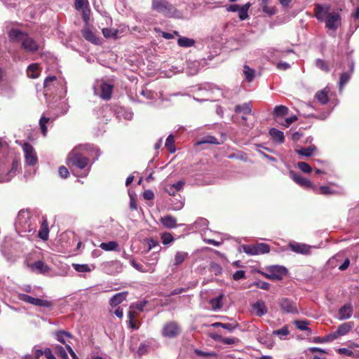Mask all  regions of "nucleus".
I'll use <instances>...</instances> for the list:
<instances>
[{"label":"nucleus","instance_id":"052dcab7","mask_svg":"<svg viewBox=\"0 0 359 359\" xmlns=\"http://www.w3.org/2000/svg\"><path fill=\"white\" fill-rule=\"evenodd\" d=\"M238 12V17L241 20H244L248 18L249 15L248 11L245 9H243L242 7L240 6Z\"/></svg>","mask_w":359,"mask_h":359},{"label":"nucleus","instance_id":"a19ab883","mask_svg":"<svg viewBox=\"0 0 359 359\" xmlns=\"http://www.w3.org/2000/svg\"><path fill=\"white\" fill-rule=\"evenodd\" d=\"M210 271L213 273L215 276H219L222 272V266L215 262H212L210 264Z\"/></svg>","mask_w":359,"mask_h":359},{"label":"nucleus","instance_id":"e2e57ef3","mask_svg":"<svg viewBox=\"0 0 359 359\" xmlns=\"http://www.w3.org/2000/svg\"><path fill=\"white\" fill-rule=\"evenodd\" d=\"M319 193L323 195H329L332 194L333 191L331 190L330 187L327 186H322L320 187Z\"/></svg>","mask_w":359,"mask_h":359},{"label":"nucleus","instance_id":"b1692460","mask_svg":"<svg viewBox=\"0 0 359 359\" xmlns=\"http://www.w3.org/2000/svg\"><path fill=\"white\" fill-rule=\"evenodd\" d=\"M128 294V292H122L114 294L109 300L111 306H116L124 301Z\"/></svg>","mask_w":359,"mask_h":359},{"label":"nucleus","instance_id":"f704fd0d","mask_svg":"<svg viewBox=\"0 0 359 359\" xmlns=\"http://www.w3.org/2000/svg\"><path fill=\"white\" fill-rule=\"evenodd\" d=\"M315 97L322 104H325L329 101L327 93L324 90L317 92L315 95Z\"/></svg>","mask_w":359,"mask_h":359},{"label":"nucleus","instance_id":"9b49d317","mask_svg":"<svg viewBox=\"0 0 359 359\" xmlns=\"http://www.w3.org/2000/svg\"><path fill=\"white\" fill-rule=\"evenodd\" d=\"M290 177L299 185L307 189H315L311 182L306 178L302 177L300 174L297 173L294 171L291 170L290 172Z\"/></svg>","mask_w":359,"mask_h":359},{"label":"nucleus","instance_id":"4c0bfd02","mask_svg":"<svg viewBox=\"0 0 359 359\" xmlns=\"http://www.w3.org/2000/svg\"><path fill=\"white\" fill-rule=\"evenodd\" d=\"M255 248L256 250L257 251V255L265 254L270 252V246L266 243H257L255 244Z\"/></svg>","mask_w":359,"mask_h":359},{"label":"nucleus","instance_id":"bf43d9fd","mask_svg":"<svg viewBox=\"0 0 359 359\" xmlns=\"http://www.w3.org/2000/svg\"><path fill=\"white\" fill-rule=\"evenodd\" d=\"M147 244H148L147 252L150 251L154 247L158 245V241L156 239H154V238H148L147 240Z\"/></svg>","mask_w":359,"mask_h":359},{"label":"nucleus","instance_id":"72a5a7b5","mask_svg":"<svg viewBox=\"0 0 359 359\" xmlns=\"http://www.w3.org/2000/svg\"><path fill=\"white\" fill-rule=\"evenodd\" d=\"M223 297V294H221L217 297L210 299V304L213 310H218L222 307V299Z\"/></svg>","mask_w":359,"mask_h":359},{"label":"nucleus","instance_id":"79ce46f5","mask_svg":"<svg viewBox=\"0 0 359 359\" xmlns=\"http://www.w3.org/2000/svg\"><path fill=\"white\" fill-rule=\"evenodd\" d=\"M50 118L46 116H41L39 120V125L41 130L42 134L46 136L47 134V127L46 123L49 121Z\"/></svg>","mask_w":359,"mask_h":359},{"label":"nucleus","instance_id":"603ef678","mask_svg":"<svg viewBox=\"0 0 359 359\" xmlns=\"http://www.w3.org/2000/svg\"><path fill=\"white\" fill-rule=\"evenodd\" d=\"M330 337H331V333L327 335H325L324 337H315L313 339V341L316 343H325V342L333 341L335 339H331Z\"/></svg>","mask_w":359,"mask_h":359},{"label":"nucleus","instance_id":"a878e982","mask_svg":"<svg viewBox=\"0 0 359 359\" xmlns=\"http://www.w3.org/2000/svg\"><path fill=\"white\" fill-rule=\"evenodd\" d=\"M31 267L32 269H35L39 273L42 274H45L50 271V268L43 261L41 260L34 262L31 265Z\"/></svg>","mask_w":359,"mask_h":359},{"label":"nucleus","instance_id":"864d4df0","mask_svg":"<svg viewBox=\"0 0 359 359\" xmlns=\"http://www.w3.org/2000/svg\"><path fill=\"white\" fill-rule=\"evenodd\" d=\"M58 173L60 176L63 179H66L69 176V172L68 169L64 165H61L59 167Z\"/></svg>","mask_w":359,"mask_h":359},{"label":"nucleus","instance_id":"dca6fc26","mask_svg":"<svg viewBox=\"0 0 359 359\" xmlns=\"http://www.w3.org/2000/svg\"><path fill=\"white\" fill-rule=\"evenodd\" d=\"M130 264L136 270L142 273H154L155 271V265L154 264H147V268H144L143 265L137 262L135 259L130 261Z\"/></svg>","mask_w":359,"mask_h":359},{"label":"nucleus","instance_id":"a18cd8bd","mask_svg":"<svg viewBox=\"0 0 359 359\" xmlns=\"http://www.w3.org/2000/svg\"><path fill=\"white\" fill-rule=\"evenodd\" d=\"M316 65L318 68L320 69L322 71L325 72H330V68L327 64V62L322 59H317L316 61Z\"/></svg>","mask_w":359,"mask_h":359},{"label":"nucleus","instance_id":"c756f323","mask_svg":"<svg viewBox=\"0 0 359 359\" xmlns=\"http://www.w3.org/2000/svg\"><path fill=\"white\" fill-rule=\"evenodd\" d=\"M316 150V147L311 145L308 147H302L299 149L296 150L297 153L304 156H311L313 153Z\"/></svg>","mask_w":359,"mask_h":359},{"label":"nucleus","instance_id":"de8ad7c7","mask_svg":"<svg viewBox=\"0 0 359 359\" xmlns=\"http://www.w3.org/2000/svg\"><path fill=\"white\" fill-rule=\"evenodd\" d=\"M297 167L299 169H300L302 172L305 173H310L312 170L311 167L310 165L306 162H299L297 163Z\"/></svg>","mask_w":359,"mask_h":359},{"label":"nucleus","instance_id":"f03ea898","mask_svg":"<svg viewBox=\"0 0 359 359\" xmlns=\"http://www.w3.org/2000/svg\"><path fill=\"white\" fill-rule=\"evenodd\" d=\"M88 145H80L69 153L66 163L70 169L75 168L79 170H84L88 166L90 159L83 153L84 151L88 150Z\"/></svg>","mask_w":359,"mask_h":359},{"label":"nucleus","instance_id":"680f3d73","mask_svg":"<svg viewBox=\"0 0 359 359\" xmlns=\"http://www.w3.org/2000/svg\"><path fill=\"white\" fill-rule=\"evenodd\" d=\"M238 327V323L235 322L233 323H225L224 326V329L228 330L229 332H233L236 328Z\"/></svg>","mask_w":359,"mask_h":359},{"label":"nucleus","instance_id":"cd10ccee","mask_svg":"<svg viewBox=\"0 0 359 359\" xmlns=\"http://www.w3.org/2000/svg\"><path fill=\"white\" fill-rule=\"evenodd\" d=\"M288 108L283 105H278L275 107L273 115L274 117L282 118L288 114Z\"/></svg>","mask_w":359,"mask_h":359},{"label":"nucleus","instance_id":"6e6552de","mask_svg":"<svg viewBox=\"0 0 359 359\" xmlns=\"http://www.w3.org/2000/svg\"><path fill=\"white\" fill-rule=\"evenodd\" d=\"M270 273L271 280H282L283 276L287 273V269L282 266H271L267 268Z\"/></svg>","mask_w":359,"mask_h":359},{"label":"nucleus","instance_id":"69168bd1","mask_svg":"<svg viewBox=\"0 0 359 359\" xmlns=\"http://www.w3.org/2000/svg\"><path fill=\"white\" fill-rule=\"evenodd\" d=\"M57 80V78L56 76H48L44 80V83H43V86H44V88H48L50 84L56 81Z\"/></svg>","mask_w":359,"mask_h":359},{"label":"nucleus","instance_id":"7c9ffc66","mask_svg":"<svg viewBox=\"0 0 359 359\" xmlns=\"http://www.w3.org/2000/svg\"><path fill=\"white\" fill-rule=\"evenodd\" d=\"M177 44L180 47L189 48L195 44V41L192 39L180 36L177 40Z\"/></svg>","mask_w":359,"mask_h":359},{"label":"nucleus","instance_id":"8fccbe9b","mask_svg":"<svg viewBox=\"0 0 359 359\" xmlns=\"http://www.w3.org/2000/svg\"><path fill=\"white\" fill-rule=\"evenodd\" d=\"M252 285L264 290H268L270 288V284L269 283L261 280L255 281Z\"/></svg>","mask_w":359,"mask_h":359},{"label":"nucleus","instance_id":"393cba45","mask_svg":"<svg viewBox=\"0 0 359 359\" xmlns=\"http://www.w3.org/2000/svg\"><path fill=\"white\" fill-rule=\"evenodd\" d=\"M27 74L31 79H37L40 75L39 65L38 63L29 65L27 69Z\"/></svg>","mask_w":359,"mask_h":359},{"label":"nucleus","instance_id":"c85d7f7f","mask_svg":"<svg viewBox=\"0 0 359 359\" xmlns=\"http://www.w3.org/2000/svg\"><path fill=\"white\" fill-rule=\"evenodd\" d=\"M203 144H219L217 139L211 135H207L197 141L196 145H201Z\"/></svg>","mask_w":359,"mask_h":359},{"label":"nucleus","instance_id":"1a4fd4ad","mask_svg":"<svg viewBox=\"0 0 359 359\" xmlns=\"http://www.w3.org/2000/svg\"><path fill=\"white\" fill-rule=\"evenodd\" d=\"M330 11V5H321L319 4H315L313 10L315 17L320 21H323L326 20V18H327V15L331 13Z\"/></svg>","mask_w":359,"mask_h":359},{"label":"nucleus","instance_id":"0eeeda50","mask_svg":"<svg viewBox=\"0 0 359 359\" xmlns=\"http://www.w3.org/2000/svg\"><path fill=\"white\" fill-rule=\"evenodd\" d=\"M341 24V16L339 13L332 12L327 15L325 20V27L335 31Z\"/></svg>","mask_w":359,"mask_h":359},{"label":"nucleus","instance_id":"58836bf2","mask_svg":"<svg viewBox=\"0 0 359 359\" xmlns=\"http://www.w3.org/2000/svg\"><path fill=\"white\" fill-rule=\"evenodd\" d=\"M296 327L302 331H309L311 332V329L308 327L309 323L307 320H297L294 322Z\"/></svg>","mask_w":359,"mask_h":359},{"label":"nucleus","instance_id":"0e129e2a","mask_svg":"<svg viewBox=\"0 0 359 359\" xmlns=\"http://www.w3.org/2000/svg\"><path fill=\"white\" fill-rule=\"evenodd\" d=\"M143 198L145 200H152L154 198V194L151 190H145L143 192Z\"/></svg>","mask_w":359,"mask_h":359},{"label":"nucleus","instance_id":"f257e3e1","mask_svg":"<svg viewBox=\"0 0 359 359\" xmlns=\"http://www.w3.org/2000/svg\"><path fill=\"white\" fill-rule=\"evenodd\" d=\"M8 37L12 42H21L22 48L26 52L36 53L39 49L37 42L30 37L27 32L19 29H11L8 32Z\"/></svg>","mask_w":359,"mask_h":359},{"label":"nucleus","instance_id":"3c124183","mask_svg":"<svg viewBox=\"0 0 359 359\" xmlns=\"http://www.w3.org/2000/svg\"><path fill=\"white\" fill-rule=\"evenodd\" d=\"M243 251L248 254L251 255H257V250L255 248V245H243Z\"/></svg>","mask_w":359,"mask_h":359},{"label":"nucleus","instance_id":"ddd939ff","mask_svg":"<svg viewBox=\"0 0 359 359\" xmlns=\"http://www.w3.org/2000/svg\"><path fill=\"white\" fill-rule=\"evenodd\" d=\"M288 246L295 253L309 255L311 252V247L305 243L293 242L290 243Z\"/></svg>","mask_w":359,"mask_h":359},{"label":"nucleus","instance_id":"7ed1b4c3","mask_svg":"<svg viewBox=\"0 0 359 359\" xmlns=\"http://www.w3.org/2000/svg\"><path fill=\"white\" fill-rule=\"evenodd\" d=\"M151 9L169 18L177 12L176 8L166 0H151Z\"/></svg>","mask_w":359,"mask_h":359},{"label":"nucleus","instance_id":"6ab92c4d","mask_svg":"<svg viewBox=\"0 0 359 359\" xmlns=\"http://www.w3.org/2000/svg\"><path fill=\"white\" fill-rule=\"evenodd\" d=\"M161 223L168 229H173L177 226V219L176 218L171 215H167L164 217H161L160 218Z\"/></svg>","mask_w":359,"mask_h":359},{"label":"nucleus","instance_id":"37998d69","mask_svg":"<svg viewBox=\"0 0 359 359\" xmlns=\"http://www.w3.org/2000/svg\"><path fill=\"white\" fill-rule=\"evenodd\" d=\"M161 238L163 245H168L174 240L172 235L169 232L162 233Z\"/></svg>","mask_w":359,"mask_h":359},{"label":"nucleus","instance_id":"49530a36","mask_svg":"<svg viewBox=\"0 0 359 359\" xmlns=\"http://www.w3.org/2000/svg\"><path fill=\"white\" fill-rule=\"evenodd\" d=\"M118 31L110 28L102 29V34L105 38L116 37L117 36Z\"/></svg>","mask_w":359,"mask_h":359},{"label":"nucleus","instance_id":"f8f14e48","mask_svg":"<svg viewBox=\"0 0 359 359\" xmlns=\"http://www.w3.org/2000/svg\"><path fill=\"white\" fill-rule=\"evenodd\" d=\"M279 306L280 309L287 312L291 313H297L298 310L295 304L288 298H282L279 299Z\"/></svg>","mask_w":359,"mask_h":359},{"label":"nucleus","instance_id":"20e7f679","mask_svg":"<svg viewBox=\"0 0 359 359\" xmlns=\"http://www.w3.org/2000/svg\"><path fill=\"white\" fill-rule=\"evenodd\" d=\"M182 333V327L179 323L170 320L165 323L161 330L163 337L173 339L179 337Z\"/></svg>","mask_w":359,"mask_h":359},{"label":"nucleus","instance_id":"c03bdc74","mask_svg":"<svg viewBox=\"0 0 359 359\" xmlns=\"http://www.w3.org/2000/svg\"><path fill=\"white\" fill-rule=\"evenodd\" d=\"M54 349L55 353L57 355L58 357L61 358L62 359H69V357L62 346H56Z\"/></svg>","mask_w":359,"mask_h":359},{"label":"nucleus","instance_id":"4468645a","mask_svg":"<svg viewBox=\"0 0 359 359\" xmlns=\"http://www.w3.org/2000/svg\"><path fill=\"white\" fill-rule=\"evenodd\" d=\"M353 312V306L351 304L348 303L342 306L338 311L339 320H346L351 317Z\"/></svg>","mask_w":359,"mask_h":359},{"label":"nucleus","instance_id":"2f4dec72","mask_svg":"<svg viewBox=\"0 0 359 359\" xmlns=\"http://www.w3.org/2000/svg\"><path fill=\"white\" fill-rule=\"evenodd\" d=\"M55 337L57 341H59L60 343L66 345V338H72V334L69 332H65V331H57L55 332Z\"/></svg>","mask_w":359,"mask_h":359},{"label":"nucleus","instance_id":"6e6d98bb","mask_svg":"<svg viewBox=\"0 0 359 359\" xmlns=\"http://www.w3.org/2000/svg\"><path fill=\"white\" fill-rule=\"evenodd\" d=\"M264 13H266L269 16H272L277 13V9L275 7H269L268 6L262 8Z\"/></svg>","mask_w":359,"mask_h":359},{"label":"nucleus","instance_id":"bb28decb","mask_svg":"<svg viewBox=\"0 0 359 359\" xmlns=\"http://www.w3.org/2000/svg\"><path fill=\"white\" fill-rule=\"evenodd\" d=\"M353 72V65L351 67V72H344L341 74L339 82V88L342 90L343 87L351 79V74Z\"/></svg>","mask_w":359,"mask_h":359},{"label":"nucleus","instance_id":"5fc2aeb1","mask_svg":"<svg viewBox=\"0 0 359 359\" xmlns=\"http://www.w3.org/2000/svg\"><path fill=\"white\" fill-rule=\"evenodd\" d=\"M234 280H238L245 278V271L243 270L236 271L232 276Z\"/></svg>","mask_w":359,"mask_h":359},{"label":"nucleus","instance_id":"5701e85b","mask_svg":"<svg viewBox=\"0 0 359 359\" xmlns=\"http://www.w3.org/2000/svg\"><path fill=\"white\" fill-rule=\"evenodd\" d=\"M269 133L274 142L278 144H282L284 142L285 136L283 132L273 128L270 129Z\"/></svg>","mask_w":359,"mask_h":359},{"label":"nucleus","instance_id":"9d476101","mask_svg":"<svg viewBox=\"0 0 359 359\" xmlns=\"http://www.w3.org/2000/svg\"><path fill=\"white\" fill-rule=\"evenodd\" d=\"M354 326V323L352 321L344 323L340 325L337 330L331 333V339H337L341 336H344L348 333Z\"/></svg>","mask_w":359,"mask_h":359},{"label":"nucleus","instance_id":"473e14b6","mask_svg":"<svg viewBox=\"0 0 359 359\" xmlns=\"http://www.w3.org/2000/svg\"><path fill=\"white\" fill-rule=\"evenodd\" d=\"M134 309V305H131L130 306V311L128 313V317L129 318V324L130 327L133 329H137L138 326L137 325V322L135 320V312L132 309Z\"/></svg>","mask_w":359,"mask_h":359},{"label":"nucleus","instance_id":"e433bc0d","mask_svg":"<svg viewBox=\"0 0 359 359\" xmlns=\"http://www.w3.org/2000/svg\"><path fill=\"white\" fill-rule=\"evenodd\" d=\"M165 146L170 153L175 152V137L172 135H168L166 139Z\"/></svg>","mask_w":359,"mask_h":359},{"label":"nucleus","instance_id":"f3484780","mask_svg":"<svg viewBox=\"0 0 359 359\" xmlns=\"http://www.w3.org/2000/svg\"><path fill=\"white\" fill-rule=\"evenodd\" d=\"M38 236L43 241H46L49 236V227L48 222L46 218L43 217V221L41 224L40 229L38 233Z\"/></svg>","mask_w":359,"mask_h":359},{"label":"nucleus","instance_id":"774afa93","mask_svg":"<svg viewBox=\"0 0 359 359\" xmlns=\"http://www.w3.org/2000/svg\"><path fill=\"white\" fill-rule=\"evenodd\" d=\"M43 355L47 359H56V358L53 354L52 351L49 348H47L44 350Z\"/></svg>","mask_w":359,"mask_h":359},{"label":"nucleus","instance_id":"338daca9","mask_svg":"<svg viewBox=\"0 0 359 359\" xmlns=\"http://www.w3.org/2000/svg\"><path fill=\"white\" fill-rule=\"evenodd\" d=\"M86 3H88L87 0H75V8L76 10H80L83 8Z\"/></svg>","mask_w":359,"mask_h":359},{"label":"nucleus","instance_id":"ea45409f","mask_svg":"<svg viewBox=\"0 0 359 359\" xmlns=\"http://www.w3.org/2000/svg\"><path fill=\"white\" fill-rule=\"evenodd\" d=\"M243 73L245 74V79L248 81H252L255 78V71L254 69L250 68L248 65L244 66Z\"/></svg>","mask_w":359,"mask_h":359},{"label":"nucleus","instance_id":"a211bd4d","mask_svg":"<svg viewBox=\"0 0 359 359\" xmlns=\"http://www.w3.org/2000/svg\"><path fill=\"white\" fill-rule=\"evenodd\" d=\"M189 258V253L184 251H177L172 259V266H178Z\"/></svg>","mask_w":359,"mask_h":359},{"label":"nucleus","instance_id":"13d9d810","mask_svg":"<svg viewBox=\"0 0 359 359\" xmlns=\"http://www.w3.org/2000/svg\"><path fill=\"white\" fill-rule=\"evenodd\" d=\"M239 341V339L235 337H224L222 339V343L224 344H234Z\"/></svg>","mask_w":359,"mask_h":359},{"label":"nucleus","instance_id":"2eb2a0df","mask_svg":"<svg viewBox=\"0 0 359 359\" xmlns=\"http://www.w3.org/2000/svg\"><path fill=\"white\" fill-rule=\"evenodd\" d=\"M81 33L84 39L88 41L95 45L100 44V39L95 36L93 32L88 26L83 27L81 30Z\"/></svg>","mask_w":359,"mask_h":359},{"label":"nucleus","instance_id":"aec40b11","mask_svg":"<svg viewBox=\"0 0 359 359\" xmlns=\"http://www.w3.org/2000/svg\"><path fill=\"white\" fill-rule=\"evenodd\" d=\"M252 307L256 316L259 317L265 315L268 311L264 302L261 300L257 301L256 303L253 304Z\"/></svg>","mask_w":359,"mask_h":359},{"label":"nucleus","instance_id":"39448f33","mask_svg":"<svg viewBox=\"0 0 359 359\" xmlns=\"http://www.w3.org/2000/svg\"><path fill=\"white\" fill-rule=\"evenodd\" d=\"M18 299L24 302L29 303V304L34 305V306H41V307H45V308H49L53 306L52 302H50L48 300L32 297L26 294H19Z\"/></svg>","mask_w":359,"mask_h":359},{"label":"nucleus","instance_id":"4d7b16f0","mask_svg":"<svg viewBox=\"0 0 359 359\" xmlns=\"http://www.w3.org/2000/svg\"><path fill=\"white\" fill-rule=\"evenodd\" d=\"M273 334L279 336H286L289 334V330L287 326H284L279 330L273 331Z\"/></svg>","mask_w":359,"mask_h":359},{"label":"nucleus","instance_id":"c9c22d12","mask_svg":"<svg viewBox=\"0 0 359 359\" xmlns=\"http://www.w3.org/2000/svg\"><path fill=\"white\" fill-rule=\"evenodd\" d=\"M118 247L117 242L109 241L108 243H102L100 248L105 251L116 250Z\"/></svg>","mask_w":359,"mask_h":359},{"label":"nucleus","instance_id":"4be33fe9","mask_svg":"<svg viewBox=\"0 0 359 359\" xmlns=\"http://www.w3.org/2000/svg\"><path fill=\"white\" fill-rule=\"evenodd\" d=\"M113 86L107 83H102L100 85V97L104 100H109L111 97Z\"/></svg>","mask_w":359,"mask_h":359},{"label":"nucleus","instance_id":"412c9836","mask_svg":"<svg viewBox=\"0 0 359 359\" xmlns=\"http://www.w3.org/2000/svg\"><path fill=\"white\" fill-rule=\"evenodd\" d=\"M234 111L236 114H243L245 115H250L252 114V105L251 102H245L242 104H238L234 108Z\"/></svg>","mask_w":359,"mask_h":359},{"label":"nucleus","instance_id":"423d86ee","mask_svg":"<svg viewBox=\"0 0 359 359\" xmlns=\"http://www.w3.org/2000/svg\"><path fill=\"white\" fill-rule=\"evenodd\" d=\"M25 153V163L28 165L33 166L38 162V157L32 145L26 142L22 146Z\"/></svg>","mask_w":359,"mask_h":359},{"label":"nucleus","instance_id":"09e8293b","mask_svg":"<svg viewBox=\"0 0 359 359\" xmlns=\"http://www.w3.org/2000/svg\"><path fill=\"white\" fill-rule=\"evenodd\" d=\"M73 268L78 272H89L90 268L88 264H74Z\"/></svg>","mask_w":359,"mask_h":359}]
</instances>
